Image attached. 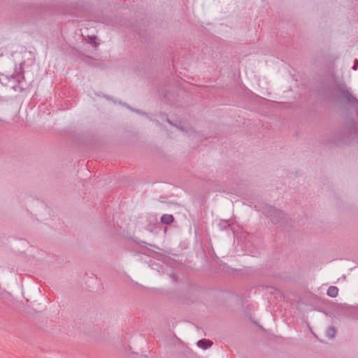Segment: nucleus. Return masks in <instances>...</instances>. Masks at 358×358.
Segmentation results:
<instances>
[{"mask_svg":"<svg viewBox=\"0 0 358 358\" xmlns=\"http://www.w3.org/2000/svg\"><path fill=\"white\" fill-rule=\"evenodd\" d=\"M339 92L341 93V96L345 99L348 103L350 105H358V100L350 94L345 86H341Z\"/></svg>","mask_w":358,"mask_h":358,"instance_id":"1","label":"nucleus"},{"mask_svg":"<svg viewBox=\"0 0 358 358\" xmlns=\"http://www.w3.org/2000/svg\"><path fill=\"white\" fill-rule=\"evenodd\" d=\"M268 216L273 223H279L284 217V213L275 208L271 207L268 211Z\"/></svg>","mask_w":358,"mask_h":358,"instance_id":"2","label":"nucleus"},{"mask_svg":"<svg viewBox=\"0 0 358 358\" xmlns=\"http://www.w3.org/2000/svg\"><path fill=\"white\" fill-rule=\"evenodd\" d=\"M13 77L17 81V83L20 85V89L22 90L24 87L22 85V83L24 80V76L23 75V73L21 72V67L19 69L18 72L17 71V70H15V73L13 76Z\"/></svg>","mask_w":358,"mask_h":358,"instance_id":"3","label":"nucleus"},{"mask_svg":"<svg viewBox=\"0 0 358 358\" xmlns=\"http://www.w3.org/2000/svg\"><path fill=\"white\" fill-rule=\"evenodd\" d=\"M198 347L202 349H207L213 345V342L208 339H201L197 342Z\"/></svg>","mask_w":358,"mask_h":358,"instance_id":"4","label":"nucleus"},{"mask_svg":"<svg viewBox=\"0 0 358 358\" xmlns=\"http://www.w3.org/2000/svg\"><path fill=\"white\" fill-rule=\"evenodd\" d=\"M174 220L173 216L172 215L164 214L161 217V222L165 224H170Z\"/></svg>","mask_w":358,"mask_h":358,"instance_id":"5","label":"nucleus"},{"mask_svg":"<svg viewBox=\"0 0 358 358\" xmlns=\"http://www.w3.org/2000/svg\"><path fill=\"white\" fill-rule=\"evenodd\" d=\"M338 289L336 286H330L327 289V294L330 297H336L338 295Z\"/></svg>","mask_w":358,"mask_h":358,"instance_id":"6","label":"nucleus"},{"mask_svg":"<svg viewBox=\"0 0 358 358\" xmlns=\"http://www.w3.org/2000/svg\"><path fill=\"white\" fill-rule=\"evenodd\" d=\"M336 334V329L334 327H329L327 331V336L329 338L331 339L334 338Z\"/></svg>","mask_w":358,"mask_h":358,"instance_id":"7","label":"nucleus"},{"mask_svg":"<svg viewBox=\"0 0 358 358\" xmlns=\"http://www.w3.org/2000/svg\"><path fill=\"white\" fill-rule=\"evenodd\" d=\"M357 66H358V59H355V63H354V65L352 66V69L354 71H356L357 69Z\"/></svg>","mask_w":358,"mask_h":358,"instance_id":"8","label":"nucleus"},{"mask_svg":"<svg viewBox=\"0 0 358 358\" xmlns=\"http://www.w3.org/2000/svg\"><path fill=\"white\" fill-rule=\"evenodd\" d=\"M177 128L182 131L184 130L183 127H182L177 126Z\"/></svg>","mask_w":358,"mask_h":358,"instance_id":"9","label":"nucleus"},{"mask_svg":"<svg viewBox=\"0 0 358 358\" xmlns=\"http://www.w3.org/2000/svg\"><path fill=\"white\" fill-rule=\"evenodd\" d=\"M167 122L169 123V124H172L171 122L168 119L167 120Z\"/></svg>","mask_w":358,"mask_h":358,"instance_id":"10","label":"nucleus"},{"mask_svg":"<svg viewBox=\"0 0 358 358\" xmlns=\"http://www.w3.org/2000/svg\"><path fill=\"white\" fill-rule=\"evenodd\" d=\"M357 115H358V111H357Z\"/></svg>","mask_w":358,"mask_h":358,"instance_id":"11","label":"nucleus"}]
</instances>
